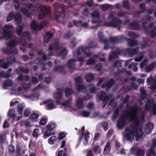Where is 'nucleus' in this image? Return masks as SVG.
<instances>
[{
  "label": "nucleus",
  "instance_id": "6e6d98bb",
  "mask_svg": "<svg viewBox=\"0 0 156 156\" xmlns=\"http://www.w3.org/2000/svg\"><path fill=\"white\" fill-rule=\"evenodd\" d=\"M10 76V74H8L5 72L2 71L0 72V76H2L5 78H9Z\"/></svg>",
  "mask_w": 156,
  "mask_h": 156
},
{
  "label": "nucleus",
  "instance_id": "3c124183",
  "mask_svg": "<svg viewBox=\"0 0 156 156\" xmlns=\"http://www.w3.org/2000/svg\"><path fill=\"white\" fill-rule=\"evenodd\" d=\"M15 112L14 109H10L8 112V114L10 117L14 118L16 117Z\"/></svg>",
  "mask_w": 156,
  "mask_h": 156
},
{
  "label": "nucleus",
  "instance_id": "680f3d73",
  "mask_svg": "<svg viewBox=\"0 0 156 156\" xmlns=\"http://www.w3.org/2000/svg\"><path fill=\"white\" fill-rule=\"evenodd\" d=\"M5 140V134L4 133H0V143L2 144L4 143Z\"/></svg>",
  "mask_w": 156,
  "mask_h": 156
},
{
  "label": "nucleus",
  "instance_id": "ddd939ff",
  "mask_svg": "<svg viewBox=\"0 0 156 156\" xmlns=\"http://www.w3.org/2000/svg\"><path fill=\"white\" fill-rule=\"evenodd\" d=\"M57 91L53 95V98L55 100L57 103H60V101L62 100L63 102L65 101V99L62 98L63 94V90L62 89H57Z\"/></svg>",
  "mask_w": 156,
  "mask_h": 156
},
{
  "label": "nucleus",
  "instance_id": "8fccbe9b",
  "mask_svg": "<svg viewBox=\"0 0 156 156\" xmlns=\"http://www.w3.org/2000/svg\"><path fill=\"white\" fill-rule=\"evenodd\" d=\"M140 92L141 93V98L142 99H143L145 98L146 96V91L144 88H141Z\"/></svg>",
  "mask_w": 156,
  "mask_h": 156
},
{
  "label": "nucleus",
  "instance_id": "0eeeda50",
  "mask_svg": "<svg viewBox=\"0 0 156 156\" xmlns=\"http://www.w3.org/2000/svg\"><path fill=\"white\" fill-rule=\"evenodd\" d=\"M116 15L115 12L114 11L111 12L108 17V19H111V21L110 22H105V25L113 27L119 26L122 23V21L120 19L115 17Z\"/></svg>",
  "mask_w": 156,
  "mask_h": 156
},
{
  "label": "nucleus",
  "instance_id": "bf43d9fd",
  "mask_svg": "<svg viewBox=\"0 0 156 156\" xmlns=\"http://www.w3.org/2000/svg\"><path fill=\"white\" fill-rule=\"evenodd\" d=\"M90 114V112L84 110L81 113V115L83 117H87L89 116Z\"/></svg>",
  "mask_w": 156,
  "mask_h": 156
},
{
  "label": "nucleus",
  "instance_id": "393cba45",
  "mask_svg": "<svg viewBox=\"0 0 156 156\" xmlns=\"http://www.w3.org/2000/svg\"><path fill=\"white\" fill-rule=\"evenodd\" d=\"M124 40H126V37L122 36L112 37L110 38L111 41L113 43L120 42Z\"/></svg>",
  "mask_w": 156,
  "mask_h": 156
},
{
  "label": "nucleus",
  "instance_id": "5fc2aeb1",
  "mask_svg": "<svg viewBox=\"0 0 156 156\" xmlns=\"http://www.w3.org/2000/svg\"><path fill=\"white\" fill-rule=\"evenodd\" d=\"M93 150L96 154H99L101 152L100 147L99 146H96L94 147Z\"/></svg>",
  "mask_w": 156,
  "mask_h": 156
},
{
  "label": "nucleus",
  "instance_id": "2eb2a0df",
  "mask_svg": "<svg viewBox=\"0 0 156 156\" xmlns=\"http://www.w3.org/2000/svg\"><path fill=\"white\" fill-rule=\"evenodd\" d=\"M147 63V60L146 59H144L143 61L140 64V67L141 69H143L145 67L146 71L149 72L153 69L155 66L156 63L155 62H153L149 66L146 67Z\"/></svg>",
  "mask_w": 156,
  "mask_h": 156
},
{
  "label": "nucleus",
  "instance_id": "4c0bfd02",
  "mask_svg": "<svg viewBox=\"0 0 156 156\" xmlns=\"http://www.w3.org/2000/svg\"><path fill=\"white\" fill-rule=\"evenodd\" d=\"M54 134L55 133L52 130L47 129V130L44 133L43 137L44 139H45L47 137H49L51 135Z\"/></svg>",
  "mask_w": 156,
  "mask_h": 156
},
{
  "label": "nucleus",
  "instance_id": "58836bf2",
  "mask_svg": "<svg viewBox=\"0 0 156 156\" xmlns=\"http://www.w3.org/2000/svg\"><path fill=\"white\" fill-rule=\"evenodd\" d=\"M111 149L109 143H107L104 149L103 154L106 155L109 154Z\"/></svg>",
  "mask_w": 156,
  "mask_h": 156
},
{
  "label": "nucleus",
  "instance_id": "6e6552de",
  "mask_svg": "<svg viewBox=\"0 0 156 156\" xmlns=\"http://www.w3.org/2000/svg\"><path fill=\"white\" fill-rule=\"evenodd\" d=\"M54 6L55 9V11L56 13H55L56 16V19L58 22L62 21L63 19V16H61L60 15H62L64 12L65 9L64 7V5L58 3H55L54 4Z\"/></svg>",
  "mask_w": 156,
  "mask_h": 156
},
{
  "label": "nucleus",
  "instance_id": "a211bd4d",
  "mask_svg": "<svg viewBox=\"0 0 156 156\" xmlns=\"http://www.w3.org/2000/svg\"><path fill=\"white\" fill-rule=\"evenodd\" d=\"M98 38L99 42L103 43L104 46V48L105 50H107L110 47L108 46V43L107 40L105 38V36L103 35L102 32H100L98 34Z\"/></svg>",
  "mask_w": 156,
  "mask_h": 156
},
{
  "label": "nucleus",
  "instance_id": "2f4dec72",
  "mask_svg": "<svg viewBox=\"0 0 156 156\" xmlns=\"http://www.w3.org/2000/svg\"><path fill=\"white\" fill-rule=\"evenodd\" d=\"M122 52V51L120 50H117L116 51V52H112V53L109 55V60H113L114 58H116L117 57L118 55L121 53Z\"/></svg>",
  "mask_w": 156,
  "mask_h": 156
},
{
  "label": "nucleus",
  "instance_id": "ea45409f",
  "mask_svg": "<svg viewBox=\"0 0 156 156\" xmlns=\"http://www.w3.org/2000/svg\"><path fill=\"white\" fill-rule=\"evenodd\" d=\"M3 85L4 88H6L7 87L12 86V81L10 80H6L3 82Z\"/></svg>",
  "mask_w": 156,
  "mask_h": 156
},
{
  "label": "nucleus",
  "instance_id": "20e7f679",
  "mask_svg": "<svg viewBox=\"0 0 156 156\" xmlns=\"http://www.w3.org/2000/svg\"><path fill=\"white\" fill-rule=\"evenodd\" d=\"M97 47L96 44L94 42L90 41L88 46L83 47V46L78 48L74 53V55L75 57L77 58L80 63V66L82 65L84 62L85 59L82 57L83 54L86 56H89L91 55V52L89 51L90 48Z\"/></svg>",
  "mask_w": 156,
  "mask_h": 156
},
{
  "label": "nucleus",
  "instance_id": "c85d7f7f",
  "mask_svg": "<svg viewBox=\"0 0 156 156\" xmlns=\"http://www.w3.org/2000/svg\"><path fill=\"white\" fill-rule=\"evenodd\" d=\"M151 17L149 16L148 15H147L143 17L142 22V24L143 26L144 27H146L145 25L148 23L151 20Z\"/></svg>",
  "mask_w": 156,
  "mask_h": 156
},
{
  "label": "nucleus",
  "instance_id": "b1692460",
  "mask_svg": "<svg viewBox=\"0 0 156 156\" xmlns=\"http://www.w3.org/2000/svg\"><path fill=\"white\" fill-rule=\"evenodd\" d=\"M155 141H154L153 144L150 145L149 143L147 144V145L148 147H149V150H148L147 156H156L153 150L155 148V146L156 145V144H155Z\"/></svg>",
  "mask_w": 156,
  "mask_h": 156
},
{
  "label": "nucleus",
  "instance_id": "c03bdc74",
  "mask_svg": "<svg viewBox=\"0 0 156 156\" xmlns=\"http://www.w3.org/2000/svg\"><path fill=\"white\" fill-rule=\"evenodd\" d=\"M25 125L27 127H31L33 126V123L32 120L30 119H26L24 122Z\"/></svg>",
  "mask_w": 156,
  "mask_h": 156
},
{
  "label": "nucleus",
  "instance_id": "9d476101",
  "mask_svg": "<svg viewBox=\"0 0 156 156\" xmlns=\"http://www.w3.org/2000/svg\"><path fill=\"white\" fill-rule=\"evenodd\" d=\"M13 19L15 20L16 23L20 26L21 21V15L18 13H14L12 12H10L6 18V21L7 22L12 20Z\"/></svg>",
  "mask_w": 156,
  "mask_h": 156
},
{
  "label": "nucleus",
  "instance_id": "f257e3e1",
  "mask_svg": "<svg viewBox=\"0 0 156 156\" xmlns=\"http://www.w3.org/2000/svg\"><path fill=\"white\" fill-rule=\"evenodd\" d=\"M140 112H141L140 109L137 107H130L122 113V115L117 123V127L121 129L126 124L127 119L134 122L133 126L126 128L125 137L126 140L129 141L133 140L134 136L136 137V141H138L143 135L149 134L153 129L154 125L151 123H148L142 127L144 122V113L142 112L140 117H139L137 114Z\"/></svg>",
  "mask_w": 156,
  "mask_h": 156
},
{
  "label": "nucleus",
  "instance_id": "473e14b6",
  "mask_svg": "<svg viewBox=\"0 0 156 156\" xmlns=\"http://www.w3.org/2000/svg\"><path fill=\"white\" fill-rule=\"evenodd\" d=\"M140 9L142 10V11L139 12H138L135 13L134 14V17H140L141 15H142L144 14V9H145V4L144 3H142L140 5Z\"/></svg>",
  "mask_w": 156,
  "mask_h": 156
},
{
  "label": "nucleus",
  "instance_id": "37998d69",
  "mask_svg": "<svg viewBox=\"0 0 156 156\" xmlns=\"http://www.w3.org/2000/svg\"><path fill=\"white\" fill-rule=\"evenodd\" d=\"M94 77V76L90 73H88L85 76V78L87 81L88 82H91L93 79Z\"/></svg>",
  "mask_w": 156,
  "mask_h": 156
},
{
  "label": "nucleus",
  "instance_id": "4be33fe9",
  "mask_svg": "<svg viewBox=\"0 0 156 156\" xmlns=\"http://www.w3.org/2000/svg\"><path fill=\"white\" fill-rule=\"evenodd\" d=\"M54 100L53 99H49L46 100L44 102V104H47L46 105V109L47 110H52L56 108V106L54 105L53 102Z\"/></svg>",
  "mask_w": 156,
  "mask_h": 156
},
{
  "label": "nucleus",
  "instance_id": "bb28decb",
  "mask_svg": "<svg viewBox=\"0 0 156 156\" xmlns=\"http://www.w3.org/2000/svg\"><path fill=\"white\" fill-rule=\"evenodd\" d=\"M114 80L112 79L110 80L106 84L105 83L103 84L102 85V88L105 87V90L106 91L108 90L113 85L114 83Z\"/></svg>",
  "mask_w": 156,
  "mask_h": 156
},
{
  "label": "nucleus",
  "instance_id": "603ef678",
  "mask_svg": "<svg viewBox=\"0 0 156 156\" xmlns=\"http://www.w3.org/2000/svg\"><path fill=\"white\" fill-rule=\"evenodd\" d=\"M57 137L55 136H51L48 140V143L51 144H53L57 140Z\"/></svg>",
  "mask_w": 156,
  "mask_h": 156
},
{
  "label": "nucleus",
  "instance_id": "a19ab883",
  "mask_svg": "<svg viewBox=\"0 0 156 156\" xmlns=\"http://www.w3.org/2000/svg\"><path fill=\"white\" fill-rule=\"evenodd\" d=\"M101 6V9L103 11H105L108 9L111 10L113 8V6L109 4H104Z\"/></svg>",
  "mask_w": 156,
  "mask_h": 156
},
{
  "label": "nucleus",
  "instance_id": "864d4df0",
  "mask_svg": "<svg viewBox=\"0 0 156 156\" xmlns=\"http://www.w3.org/2000/svg\"><path fill=\"white\" fill-rule=\"evenodd\" d=\"M139 42L137 43V42L135 41H133L131 39H129L128 41V44L131 47L134 46L138 44Z\"/></svg>",
  "mask_w": 156,
  "mask_h": 156
},
{
  "label": "nucleus",
  "instance_id": "c9c22d12",
  "mask_svg": "<svg viewBox=\"0 0 156 156\" xmlns=\"http://www.w3.org/2000/svg\"><path fill=\"white\" fill-rule=\"evenodd\" d=\"M64 68L62 66L55 67L54 69V70L57 73H61L63 74L66 73V72L64 70Z\"/></svg>",
  "mask_w": 156,
  "mask_h": 156
},
{
  "label": "nucleus",
  "instance_id": "7ed1b4c3",
  "mask_svg": "<svg viewBox=\"0 0 156 156\" xmlns=\"http://www.w3.org/2000/svg\"><path fill=\"white\" fill-rule=\"evenodd\" d=\"M12 5L15 10L21 12L27 17H30L33 13L38 12V18L39 19H41L46 16H49L50 13V8L48 6L42 5H36L34 6L31 4L27 2L25 5L26 8L22 7L20 8V4L19 1L14 0Z\"/></svg>",
  "mask_w": 156,
  "mask_h": 156
},
{
  "label": "nucleus",
  "instance_id": "f8f14e48",
  "mask_svg": "<svg viewBox=\"0 0 156 156\" xmlns=\"http://www.w3.org/2000/svg\"><path fill=\"white\" fill-rule=\"evenodd\" d=\"M91 98L90 95H88L84 97L83 98L78 97L76 99V108L78 109H81L83 108L84 106L83 101L87 100V99Z\"/></svg>",
  "mask_w": 156,
  "mask_h": 156
},
{
  "label": "nucleus",
  "instance_id": "e2e57ef3",
  "mask_svg": "<svg viewBox=\"0 0 156 156\" xmlns=\"http://www.w3.org/2000/svg\"><path fill=\"white\" fill-rule=\"evenodd\" d=\"M128 35L129 37L132 38H135L138 37V35L132 31L129 32L128 33Z\"/></svg>",
  "mask_w": 156,
  "mask_h": 156
},
{
  "label": "nucleus",
  "instance_id": "423d86ee",
  "mask_svg": "<svg viewBox=\"0 0 156 156\" xmlns=\"http://www.w3.org/2000/svg\"><path fill=\"white\" fill-rule=\"evenodd\" d=\"M73 93V90L68 88H66L65 90V95L66 98L68 99L62 103V105L66 110L71 111L73 109L71 108V103L72 100V98L71 96Z\"/></svg>",
  "mask_w": 156,
  "mask_h": 156
},
{
  "label": "nucleus",
  "instance_id": "9b49d317",
  "mask_svg": "<svg viewBox=\"0 0 156 156\" xmlns=\"http://www.w3.org/2000/svg\"><path fill=\"white\" fill-rule=\"evenodd\" d=\"M146 103L145 109L146 111L149 110L152 111L154 114H156V103L154 104V100L152 98H150L147 100V101H145Z\"/></svg>",
  "mask_w": 156,
  "mask_h": 156
},
{
  "label": "nucleus",
  "instance_id": "f704fd0d",
  "mask_svg": "<svg viewBox=\"0 0 156 156\" xmlns=\"http://www.w3.org/2000/svg\"><path fill=\"white\" fill-rule=\"evenodd\" d=\"M138 49L136 48L134 49L131 50L130 49H127L126 50V54L129 55V56H132L136 53L137 52V49Z\"/></svg>",
  "mask_w": 156,
  "mask_h": 156
},
{
  "label": "nucleus",
  "instance_id": "69168bd1",
  "mask_svg": "<svg viewBox=\"0 0 156 156\" xmlns=\"http://www.w3.org/2000/svg\"><path fill=\"white\" fill-rule=\"evenodd\" d=\"M89 90L92 93H95L96 91V88L94 87L93 85H90L89 87Z\"/></svg>",
  "mask_w": 156,
  "mask_h": 156
},
{
  "label": "nucleus",
  "instance_id": "aec40b11",
  "mask_svg": "<svg viewBox=\"0 0 156 156\" xmlns=\"http://www.w3.org/2000/svg\"><path fill=\"white\" fill-rule=\"evenodd\" d=\"M92 18V22L93 23H100L101 20L100 19V15L99 12L96 10L93 11V12L91 13Z\"/></svg>",
  "mask_w": 156,
  "mask_h": 156
},
{
  "label": "nucleus",
  "instance_id": "1a4fd4ad",
  "mask_svg": "<svg viewBox=\"0 0 156 156\" xmlns=\"http://www.w3.org/2000/svg\"><path fill=\"white\" fill-rule=\"evenodd\" d=\"M100 56L99 55L95 54L93 55V57L89 59L87 62V65H89L90 68L91 69L96 68V70L98 71H102V67L100 65H97L95 63L96 59Z\"/></svg>",
  "mask_w": 156,
  "mask_h": 156
},
{
  "label": "nucleus",
  "instance_id": "a878e982",
  "mask_svg": "<svg viewBox=\"0 0 156 156\" xmlns=\"http://www.w3.org/2000/svg\"><path fill=\"white\" fill-rule=\"evenodd\" d=\"M24 97L27 98L31 100L35 101L38 99L39 94L37 93H36L33 96H30V95H28L27 93H26L23 94Z\"/></svg>",
  "mask_w": 156,
  "mask_h": 156
},
{
  "label": "nucleus",
  "instance_id": "4d7b16f0",
  "mask_svg": "<svg viewBox=\"0 0 156 156\" xmlns=\"http://www.w3.org/2000/svg\"><path fill=\"white\" fill-rule=\"evenodd\" d=\"M89 133L88 132H86L84 134V138L86 144H87L89 140V139L90 138V136H89Z\"/></svg>",
  "mask_w": 156,
  "mask_h": 156
},
{
  "label": "nucleus",
  "instance_id": "de8ad7c7",
  "mask_svg": "<svg viewBox=\"0 0 156 156\" xmlns=\"http://www.w3.org/2000/svg\"><path fill=\"white\" fill-rule=\"evenodd\" d=\"M32 135L34 137H38L40 135L39 129L38 128L34 129L33 131Z\"/></svg>",
  "mask_w": 156,
  "mask_h": 156
},
{
  "label": "nucleus",
  "instance_id": "13d9d810",
  "mask_svg": "<svg viewBox=\"0 0 156 156\" xmlns=\"http://www.w3.org/2000/svg\"><path fill=\"white\" fill-rule=\"evenodd\" d=\"M38 54L39 55L42 54L43 58L44 60H47L50 58L48 56H47L45 54L43 53L41 51H38Z\"/></svg>",
  "mask_w": 156,
  "mask_h": 156
},
{
  "label": "nucleus",
  "instance_id": "39448f33",
  "mask_svg": "<svg viewBox=\"0 0 156 156\" xmlns=\"http://www.w3.org/2000/svg\"><path fill=\"white\" fill-rule=\"evenodd\" d=\"M48 54L49 56L53 55H59L62 59L65 58L67 53L66 48H63L62 44H59L58 40H55L53 45H51L48 48Z\"/></svg>",
  "mask_w": 156,
  "mask_h": 156
},
{
  "label": "nucleus",
  "instance_id": "72a5a7b5",
  "mask_svg": "<svg viewBox=\"0 0 156 156\" xmlns=\"http://www.w3.org/2000/svg\"><path fill=\"white\" fill-rule=\"evenodd\" d=\"M52 34L48 32H46L44 37V42L47 43L52 37Z\"/></svg>",
  "mask_w": 156,
  "mask_h": 156
},
{
  "label": "nucleus",
  "instance_id": "c756f323",
  "mask_svg": "<svg viewBox=\"0 0 156 156\" xmlns=\"http://www.w3.org/2000/svg\"><path fill=\"white\" fill-rule=\"evenodd\" d=\"M126 13L124 12L121 11H119L118 12L117 16H118L120 17H123L126 19V20L124 21V24H127V23H129L130 21L129 19H128V17L126 15Z\"/></svg>",
  "mask_w": 156,
  "mask_h": 156
},
{
  "label": "nucleus",
  "instance_id": "dca6fc26",
  "mask_svg": "<svg viewBox=\"0 0 156 156\" xmlns=\"http://www.w3.org/2000/svg\"><path fill=\"white\" fill-rule=\"evenodd\" d=\"M131 154L136 156H144V151L139 149L136 146L134 145L131 147L130 150Z\"/></svg>",
  "mask_w": 156,
  "mask_h": 156
},
{
  "label": "nucleus",
  "instance_id": "cd10ccee",
  "mask_svg": "<svg viewBox=\"0 0 156 156\" xmlns=\"http://www.w3.org/2000/svg\"><path fill=\"white\" fill-rule=\"evenodd\" d=\"M67 65L70 69H73L72 71H73L75 67L76 61L74 59H71L68 61Z\"/></svg>",
  "mask_w": 156,
  "mask_h": 156
},
{
  "label": "nucleus",
  "instance_id": "7c9ffc66",
  "mask_svg": "<svg viewBox=\"0 0 156 156\" xmlns=\"http://www.w3.org/2000/svg\"><path fill=\"white\" fill-rule=\"evenodd\" d=\"M140 22H133L129 24V28L132 30L138 29L140 27L141 24Z\"/></svg>",
  "mask_w": 156,
  "mask_h": 156
},
{
  "label": "nucleus",
  "instance_id": "5701e85b",
  "mask_svg": "<svg viewBox=\"0 0 156 156\" xmlns=\"http://www.w3.org/2000/svg\"><path fill=\"white\" fill-rule=\"evenodd\" d=\"M99 99L103 101L102 106L104 108L105 106L108 101L109 100V97L107 95L105 92H102L99 97Z\"/></svg>",
  "mask_w": 156,
  "mask_h": 156
},
{
  "label": "nucleus",
  "instance_id": "f03ea898",
  "mask_svg": "<svg viewBox=\"0 0 156 156\" xmlns=\"http://www.w3.org/2000/svg\"><path fill=\"white\" fill-rule=\"evenodd\" d=\"M23 28L22 24L17 28L16 32L17 34L19 35L20 38V40L16 39L13 37V27L11 24L5 25L3 28V33H0V37H2L7 40L10 39L6 42L9 48H4L2 49L3 51L10 53L7 58L6 62H4V59H0V66L4 69H7L11 64L15 62V58L13 55V54L16 55L18 54V49L16 46L19 45L26 46L27 43H29L26 40L30 38V34L27 31L23 32L21 35Z\"/></svg>",
  "mask_w": 156,
  "mask_h": 156
},
{
  "label": "nucleus",
  "instance_id": "e433bc0d",
  "mask_svg": "<svg viewBox=\"0 0 156 156\" xmlns=\"http://www.w3.org/2000/svg\"><path fill=\"white\" fill-rule=\"evenodd\" d=\"M34 62L35 64H36L37 65H42V69L43 71H44L45 69V64L44 63H43V61L40 58H38L35 60Z\"/></svg>",
  "mask_w": 156,
  "mask_h": 156
},
{
  "label": "nucleus",
  "instance_id": "09e8293b",
  "mask_svg": "<svg viewBox=\"0 0 156 156\" xmlns=\"http://www.w3.org/2000/svg\"><path fill=\"white\" fill-rule=\"evenodd\" d=\"M24 108V106L22 105H18L17 108V112L19 115H22L23 110Z\"/></svg>",
  "mask_w": 156,
  "mask_h": 156
},
{
  "label": "nucleus",
  "instance_id": "0e129e2a",
  "mask_svg": "<svg viewBox=\"0 0 156 156\" xmlns=\"http://www.w3.org/2000/svg\"><path fill=\"white\" fill-rule=\"evenodd\" d=\"M150 34L151 37H154L156 35V26L154 27V30L150 31Z\"/></svg>",
  "mask_w": 156,
  "mask_h": 156
},
{
  "label": "nucleus",
  "instance_id": "774afa93",
  "mask_svg": "<svg viewBox=\"0 0 156 156\" xmlns=\"http://www.w3.org/2000/svg\"><path fill=\"white\" fill-rule=\"evenodd\" d=\"M35 144V142L34 141L31 140L29 144V147L31 149H33Z\"/></svg>",
  "mask_w": 156,
  "mask_h": 156
},
{
  "label": "nucleus",
  "instance_id": "6ab92c4d",
  "mask_svg": "<svg viewBox=\"0 0 156 156\" xmlns=\"http://www.w3.org/2000/svg\"><path fill=\"white\" fill-rule=\"evenodd\" d=\"M75 80L77 86V90L78 91H81L85 88L82 83L83 80L80 76H76Z\"/></svg>",
  "mask_w": 156,
  "mask_h": 156
},
{
  "label": "nucleus",
  "instance_id": "f3484780",
  "mask_svg": "<svg viewBox=\"0 0 156 156\" xmlns=\"http://www.w3.org/2000/svg\"><path fill=\"white\" fill-rule=\"evenodd\" d=\"M47 24V22H43L41 24H38L35 21L32 22L30 25L31 29L34 31H36L41 30L43 27Z\"/></svg>",
  "mask_w": 156,
  "mask_h": 156
},
{
  "label": "nucleus",
  "instance_id": "4468645a",
  "mask_svg": "<svg viewBox=\"0 0 156 156\" xmlns=\"http://www.w3.org/2000/svg\"><path fill=\"white\" fill-rule=\"evenodd\" d=\"M148 84L150 85V88L153 92L156 91V76L153 78L151 75L147 79Z\"/></svg>",
  "mask_w": 156,
  "mask_h": 156
},
{
  "label": "nucleus",
  "instance_id": "412c9836",
  "mask_svg": "<svg viewBox=\"0 0 156 156\" xmlns=\"http://www.w3.org/2000/svg\"><path fill=\"white\" fill-rule=\"evenodd\" d=\"M93 0H88L86 1L85 2V4L83 6H81V8H83V9L85 8L83 11V13L84 14L86 15L87 16H88L90 15V12L89 10L87 8V7L86 8V6L88 7H90L92 6L93 4Z\"/></svg>",
  "mask_w": 156,
  "mask_h": 156
},
{
  "label": "nucleus",
  "instance_id": "052dcab7",
  "mask_svg": "<svg viewBox=\"0 0 156 156\" xmlns=\"http://www.w3.org/2000/svg\"><path fill=\"white\" fill-rule=\"evenodd\" d=\"M47 129L52 130L55 127V124L52 122L49 123L47 126Z\"/></svg>",
  "mask_w": 156,
  "mask_h": 156
},
{
  "label": "nucleus",
  "instance_id": "49530a36",
  "mask_svg": "<svg viewBox=\"0 0 156 156\" xmlns=\"http://www.w3.org/2000/svg\"><path fill=\"white\" fill-rule=\"evenodd\" d=\"M145 52H141L138 55L136 58L135 59V61L136 62H140L143 58Z\"/></svg>",
  "mask_w": 156,
  "mask_h": 156
},
{
  "label": "nucleus",
  "instance_id": "a18cd8bd",
  "mask_svg": "<svg viewBox=\"0 0 156 156\" xmlns=\"http://www.w3.org/2000/svg\"><path fill=\"white\" fill-rule=\"evenodd\" d=\"M13 131L15 133V136L16 138H22L23 137V133L16 130V129H13Z\"/></svg>",
  "mask_w": 156,
  "mask_h": 156
},
{
  "label": "nucleus",
  "instance_id": "338daca9",
  "mask_svg": "<svg viewBox=\"0 0 156 156\" xmlns=\"http://www.w3.org/2000/svg\"><path fill=\"white\" fill-rule=\"evenodd\" d=\"M39 116V115L38 114L34 112L31 115L30 117L32 119H37Z\"/></svg>",
  "mask_w": 156,
  "mask_h": 156
},
{
  "label": "nucleus",
  "instance_id": "79ce46f5",
  "mask_svg": "<svg viewBox=\"0 0 156 156\" xmlns=\"http://www.w3.org/2000/svg\"><path fill=\"white\" fill-rule=\"evenodd\" d=\"M143 41L144 44L141 45L142 49H143L145 47H146L148 46L149 47V40L148 38H144Z\"/></svg>",
  "mask_w": 156,
  "mask_h": 156
}]
</instances>
